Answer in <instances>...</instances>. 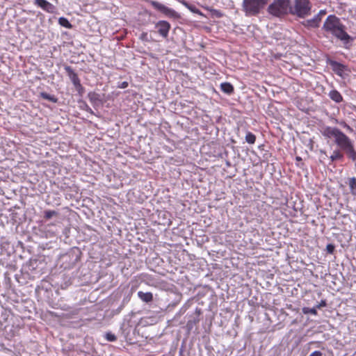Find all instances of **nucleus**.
Here are the masks:
<instances>
[{
  "label": "nucleus",
  "instance_id": "nucleus-18",
  "mask_svg": "<svg viewBox=\"0 0 356 356\" xmlns=\"http://www.w3.org/2000/svg\"><path fill=\"white\" fill-rule=\"evenodd\" d=\"M245 140L249 144H254L256 141V136L252 132L248 131L245 135Z\"/></svg>",
  "mask_w": 356,
  "mask_h": 356
},
{
  "label": "nucleus",
  "instance_id": "nucleus-14",
  "mask_svg": "<svg viewBox=\"0 0 356 356\" xmlns=\"http://www.w3.org/2000/svg\"><path fill=\"white\" fill-rule=\"evenodd\" d=\"M343 158V154L340 149H335L333 151L330 159L332 161L341 160Z\"/></svg>",
  "mask_w": 356,
  "mask_h": 356
},
{
  "label": "nucleus",
  "instance_id": "nucleus-2",
  "mask_svg": "<svg viewBox=\"0 0 356 356\" xmlns=\"http://www.w3.org/2000/svg\"><path fill=\"white\" fill-rule=\"evenodd\" d=\"M323 29L340 40L343 43H348L351 37L346 33L345 26L340 19L334 15H330L324 22Z\"/></svg>",
  "mask_w": 356,
  "mask_h": 356
},
{
  "label": "nucleus",
  "instance_id": "nucleus-15",
  "mask_svg": "<svg viewBox=\"0 0 356 356\" xmlns=\"http://www.w3.org/2000/svg\"><path fill=\"white\" fill-rule=\"evenodd\" d=\"M179 2L184 5L186 8H188L191 12L202 15V13L195 6L189 5L184 0H179Z\"/></svg>",
  "mask_w": 356,
  "mask_h": 356
},
{
  "label": "nucleus",
  "instance_id": "nucleus-11",
  "mask_svg": "<svg viewBox=\"0 0 356 356\" xmlns=\"http://www.w3.org/2000/svg\"><path fill=\"white\" fill-rule=\"evenodd\" d=\"M321 17L319 15H315L312 19H307L305 22V25L311 28H316L319 26Z\"/></svg>",
  "mask_w": 356,
  "mask_h": 356
},
{
  "label": "nucleus",
  "instance_id": "nucleus-20",
  "mask_svg": "<svg viewBox=\"0 0 356 356\" xmlns=\"http://www.w3.org/2000/svg\"><path fill=\"white\" fill-rule=\"evenodd\" d=\"M349 186L351 191V193L353 195H356V178L352 177L349 179Z\"/></svg>",
  "mask_w": 356,
  "mask_h": 356
},
{
  "label": "nucleus",
  "instance_id": "nucleus-32",
  "mask_svg": "<svg viewBox=\"0 0 356 356\" xmlns=\"http://www.w3.org/2000/svg\"><path fill=\"white\" fill-rule=\"evenodd\" d=\"M320 152L327 156L326 152L324 150H321Z\"/></svg>",
  "mask_w": 356,
  "mask_h": 356
},
{
  "label": "nucleus",
  "instance_id": "nucleus-7",
  "mask_svg": "<svg viewBox=\"0 0 356 356\" xmlns=\"http://www.w3.org/2000/svg\"><path fill=\"white\" fill-rule=\"evenodd\" d=\"M330 65L332 69V70L339 76L343 77L345 70H346V66L343 64L338 63L334 60H331L330 62Z\"/></svg>",
  "mask_w": 356,
  "mask_h": 356
},
{
  "label": "nucleus",
  "instance_id": "nucleus-21",
  "mask_svg": "<svg viewBox=\"0 0 356 356\" xmlns=\"http://www.w3.org/2000/svg\"><path fill=\"white\" fill-rule=\"evenodd\" d=\"M316 307L309 308V307H303L302 308V312L305 314H311L313 315L317 314V310Z\"/></svg>",
  "mask_w": 356,
  "mask_h": 356
},
{
  "label": "nucleus",
  "instance_id": "nucleus-16",
  "mask_svg": "<svg viewBox=\"0 0 356 356\" xmlns=\"http://www.w3.org/2000/svg\"><path fill=\"white\" fill-rule=\"evenodd\" d=\"M58 213L54 210H45L44 211V218L45 220H49L54 216H58Z\"/></svg>",
  "mask_w": 356,
  "mask_h": 356
},
{
  "label": "nucleus",
  "instance_id": "nucleus-19",
  "mask_svg": "<svg viewBox=\"0 0 356 356\" xmlns=\"http://www.w3.org/2000/svg\"><path fill=\"white\" fill-rule=\"evenodd\" d=\"M40 97L44 99L49 100L54 103H56L57 102V98H56L54 95H51L47 92H41Z\"/></svg>",
  "mask_w": 356,
  "mask_h": 356
},
{
  "label": "nucleus",
  "instance_id": "nucleus-22",
  "mask_svg": "<svg viewBox=\"0 0 356 356\" xmlns=\"http://www.w3.org/2000/svg\"><path fill=\"white\" fill-rule=\"evenodd\" d=\"M152 6H154V8H155L156 9H157L163 13H165L166 10H167V8L165 6H163L156 1H153Z\"/></svg>",
  "mask_w": 356,
  "mask_h": 356
},
{
  "label": "nucleus",
  "instance_id": "nucleus-8",
  "mask_svg": "<svg viewBox=\"0 0 356 356\" xmlns=\"http://www.w3.org/2000/svg\"><path fill=\"white\" fill-rule=\"evenodd\" d=\"M170 27L169 23L165 21H160L156 25L158 32L163 37H166L168 35Z\"/></svg>",
  "mask_w": 356,
  "mask_h": 356
},
{
  "label": "nucleus",
  "instance_id": "nucleus-30",
  "mask_svg": "<svg viewBox=\"0 0 356 356\" xmlns=\"http://www.w3.org/2000/svg\"><path fill=\"white\" fill-rule=\"evenodd\" d=\"M325 14H326V10H321L319 11V13L316 15H319V17H321L322 18V17L323 15H325Z\"/></svg>",
  "mask_w": 356,
  "mask_h": 356
},
{
  "label": "nucleus",
  "instance_id": "nucleus-12",
  "mask_svg": "<svg viewBox=\"0 0 356 356\" xmlns=\"http://www.w3.org/2000/svg\"><path fill=\"white\" fill-rule=\"evenodd\" d=\"M330 98L337 103H340L343 100V97L340 92L337 90H332L329 92Z\"/></svg>",
  "mask_w": 356,
  "mask_h": 356
},
{
  "label": "nucleus",
  "instance_id": "nucleus-5",
  "mask_svg": "<svg viewBox=\"0 0 356 356\" xmlns=\"http://www.w3.org/2000/svg\"><path fill=\"white\" fill-rule=\"evenodd\" d=\"M311 6L309 0H295V4L291 13L300 17L309 15Z\"/></svg>",
  "mask_w": 356,
  "mask_h": 356
},
{
  "label": "nucleus",
  "instance_id": "nucleus-23",
  "mask_svg": "<svg viewBox=\"0 0 356 356\" xmlns=\"http://www.w3.org/2000/svg\"><path fill=\"white\" fill-rule=\"evenodd\" d=\"M105 338L108 341H115L117 339L116 336L114 334L111 333V332H107L105 334Z\"/></svg>",
  "mask_w": 356,
  "mask_h": 356
},
{
  "label": "nucleus",
  "instance_id": "nucleus-13",
  "mask_svg": "<svg viewBox=\"0 0 356 356\" xmlns=\"http://www.w3.org/2000/svg\"><path fill=\"white\" fill-rule=\"evenodd\" d=\"M221 90L228 95L232 94L234 92L233 86L228 82H224L220 84Z\"/></svg>",
  "mask_w": 356,
  "mask_h": 356
},
{
  "label": "nucleus",
  "instance_id": "nucleus-24",
  "mask_svg": "<svg viewBox=\"0 0 356 356\" xmlns=\"http://www.w3.org/2000/svg\"><path fill=\"white\" fill-rule=\"evenodd\" d=\"M339 124L345 128L348 131H349L350 133H352L353 132V129L352 127H350L348 124H346L345 122H339Z\"/></svg>",
  "mask_w": 356,
  "mask_h": 356
},
{
  "label": "nucleus",
  "instance_id": "nucleus-3",
  "mask_svg": "<svg viewBox=\"0 0 356 356\" xmlns=\"http://www.w3.org/2000/svg\"><path fill=\"white\" fill-rule=\"evenodd\" d=\"M268 3V0H243V10L246 16H255Z\"/></svg>",
  "mask_w": 356,
  "mask_h": 356
},
{
  "label": "nucleus",
  "instance_id": "nucleus-25",
  "mask_svg": "<svg viewBox=\"0 0 356 356\" xmlns=\"http://www.w3.org/2000/svg\"><path fill=\"white\" fill-rule=\"evenodd\" d=\"M98 95L93 92V93H89L88 97L91 101H94L96 97H97Z\"/></svg>",
  "mask_w": 356,
  "mask_h": 356
},
{
  "label": "nucleus",
  "instance_id": "nucleus-27",
  "mask_svg": "<svg viewBox=\"0 0 356 356\" xmlns=\"http://www.w3.org/2000/svg\"><path fill=\"white\" fill-rule=\"evenodd\" d=\"M326 306V302L325 300H321V302L316 306V309H320L322 307Z\"/></svg>",
  "mask_w": 356,
  "mask_h": 356
},
{
  "label": "nucleus",
  "instance_id": "nucleus-31",
  "mask_svg": "<svg viewBox=\"0 0 356 356\" xmlns=\"http://www.w3.org/2000/svg\"><path fill=\"white\" fill-rule=\"evenodd\" d=\"M128 86V83L127 81H124L121 83L120 88H125Z\"/></svg>",
  "mask_w": 356,
  "mask_h": 356
},
{
  "label": "nucleus",
  "instance_id": "nucleus-10",
  "mask_svg": "<svg viewBox=\"0 0 356 356\" xmlns=\"http://www.w3.org/2000/svg\"><path fill=\"white\" fill-rule=\"evenodd\" d=\"M138 296L143 302L146 303L153 301V294L151 292H143L140 291L138 292Z\"/></svg>",
  "mask_w": 356,
  "mask_h": 356
},
{
  "label": "nucleus",
  "instance_id": "nucleus-29",
  "mask_svg": "<svg viewBox=\"0 0 356 356\" xmlns=\"http://www.w3.org/2000/svg\"><path fill=\"white\" fill-rule=\"evenodd\" d=\"M213 13H214L217 17H221L222 14L219 10L211 9L210 10Z\"/></svg>",
  "mask_w": 356,
  "mask_h": 356
},
{
  "label": "nucleus",
  "instance_id": "nucleus-6",
  "mask_svg": "<svg viewBox=\"0 0 356 356\" xmlns=\"http://www.w3.org/2000/svg\"><path fill=\"white\" fill-rule=\"evenodd\" d=\"M64 69L74 87L76 89L81 88L82 86L81 84V81L78 76V74L74 72L72 67L69 65H65Z\"/></svg>",
  "mask_w": 356,
  "mask_h": 356
},
{
  "label": "nucleus",
  "instance_id": "nucleus-26",
  "mask_svg": "<svg viewBox=\"0 0 356 356\" xmlns=\"http://www.w3.org/2000/svg\"><path fill=\"white\" fill-rule=\"evenodd\" d=\"M334 247L332 245L328 244L327 245V250L328 252L332 253L333 251H334Z\"/></svg>",
  "mask_w": 356,
  "mask_h": 356
},
{
  "label": "nucleus",
  "instance_id": "nucleus-9",
  "mask_svg": "<svg viewBox=\"0 0 356 356\" xmlns=\"http://www.w3.org/2000/svg\"><path fill=\"white\" fill-rule=\"evenodd\" d=\"M35 4L48 13H52L54 6L47 0H35Z\"/></svg>",
  "mask_w": 356,
  "mask_h": 356
},
{
  "label": "nucleus",
  "instance_id": "nucleus-33",
  "mask_svg": "<svg viewBox=\"0 0 356 356\" xmlns=\"http://www.w3.org/2000/svg\"><path fill=\"white\" fill-rule=\"evenodd\" d=\"M355 162V171H356V160L354 161Z\"/></svg>",
  "mask_w": 356,
  "mask_h": 356
},
{
  "label": "nucleus",
  "instance_id": "nucleus-17",
  "mask_svg": "<svg viewBox=\"0 0 356 356\" xmlns=\"http://www.w3.org/2000/svg\"><path fill=\"white\" fill-rule=\"evenodd\" d=\"M58 23L60 26L67 29H71L72 26L68 19L63 17L58 19Z\"/></svg>",
  "mask_w": 356,
  "mask_h": 356
},
{
  "label": "nucleus",
  "instance_id": "nucleus-4",
  "mask_svg": "<svg viewBox=\"0 0 356 356\" xmlns=\"http://www.w3.org/2000/svg\"><path fill=\"white\" fill-rule=\"evenodd\" d=\"M290 0H274L268 8V12L273 16L281 17L286 15L290 8Z\"/></svg>",
  "mask_w": 356,
  "mask_h": 356
},
{
  "label": "nucleus",
  "instance_id": "nucleus-28",
  "mask_svg": "<svg viewBox=\"0 0 356 356\" xmlns=\"http://www.w3.org/2000/svg\"><path fill=\"white\" fill-rule=\"evenodd\" d=\"M322 353L319 350H316L311 353L309 356H322Z\"/></svg>",
  "mask_w": 356,
  "mask_h": 356
},
{
  "label": "nucleus",
  "instance_id": "nucleus-1",
  "mask_svg": "<svg viewBox=\"0 0 356 356\" xmlns=\"http://www.w3.org/2000/svg\"><path fill=\"white\" fill-rule=\"evenodd\" d=\"M322 134L327 138H333L334 143L341 150L345 152L353 161L356 160V151L353 141L340 129L336 127H326L323 129Z\"/></svg>",
  "mask_w": 356,
  "mask_h": 356
}]
</instances>
